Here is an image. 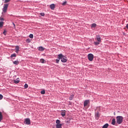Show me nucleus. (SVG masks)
<instances>
[{"label": "nucleus", "instance_id": "1", "mask_svg": "<svg viewBox=\"0 0 128 128\" xmlns=\"http://www.w3.org/2000/svg\"><path fill=\"white\" fill-rule=\"evenodd\" d=\"M58 58L59 60H61V62H68V59H66V57H65L62 55V54H60L58 55Z\"/></svg>", "mask_w": 128, "mask_h": 128}, {"label": "nucleus", "instance_id": "2", "mask_svg": "<svg viewBox=\"0 0 128 128\" xmlns=\"http://www.w3.org/2000/svg\"><path fill=\"white\" fill-rule=\"evenodd\" d=\"M122 122H124V117L122 116H117L116 117V122L118 124H122Z\"/></svg>", "mask_w": 128, "mask_h": 128}, {"label": "nucleus", "instance_id": "3", "mask_svg": "<svg viewBox=\"0 0 128 128\" xmlns=\"http://www.w3.org/2000/svg\"><path fill=\"white\" fill-rule=\"evenodd\" d=\"M56 128H62V124H60V120H56Z\"/></svg>", "mask_w": 128, "mask_h": 128}, {"label": "nucleus", "instance_id": "4", "mask_svg": "<svg viewBox=\"0 0 128 128\" xmlns=\"http://www.w3.org/2000/svg\"><path fill=\"white\" fill-rule=\"evenodd\" d=\"M88 60L90 62H92L94 60V54H89L88 56Z\"/></svg>", "mask_w": 128, "mask_h": 128}, {"label": "nucleus", "instance_id": "5", "mask_svg": "<svg viewBox=\"0 0 128 128\" xmlns=\"http://www.w3.org/2000/svg\"><path fill=\"white\" fill-rule=\"evenodd\" d=\"M8 8V4H4L2 10L3 12H6Z\"/></svg>", "mask_w": 128, "mask_h": 128}, {"label": "nucleus", "instance_id": "6", "mask_svg": "<svg viewBox=\"0 0 128 128\" xmlns=\"http://www.w3.org/2000/svg\"><path fill=\"white\" fill-rule=\"evenodd\" d=\"M25 124H30V120L28 118H26L24 121Z\"/></svg>", "mask_w": 128, "mask_h": 128}, {"label": "nucleus", "instance_id": "7", "mask_svg": "<svg viewBox=\"0 0 128 128\" xmlns=\"http://www.w3.org/2000/svg\"><path fill=\"white\" fill-rule=\"evenodd\" d=\"M96 38L97 42H102V40L100 39V35L96 36Z\"/></svg>", "mask_w": 128, "mask_h": 128}, {"label": "nucleus", "instance_id": "8", "mask_svg": "<svg viewBox=\"0 0 128 128\" xmlns=\"http://www.w3.org/2000/svg\"><path fill=\"white\" fill-rule=\"evenodd\" d=\"M90 104V100H86L84 102V106H86L88 104Z\"/></svg>", "mask_w": 128, "mask_h": 128}, {"label": "nucleus", "instance_id": "9", "mask_svg": "<svg viewBox=\"0 0 128 128\" xmlns=\"http://www.w3.org/2000/svg\"><path fill=\"white\" fill-rule=\"evenodd\" d=\"M95 117L96 120H98V118H100V114L98 113V112H96L95 113Z\"/></svg>", "mask_w": 128, "mask_h": 128}, {"label": "nucleus", "instance_id": "10", "mask_svg": "<svg viewBox=\"0 0 128 128\" xmlns=\"http://www.w3.org/2000/svg\"><path fill=\"white\" fill-rule=\"evenodd\" d=\"M18 52H20V46H16V54H18Z\"/></svg>", "mask_w": 128, "mask_h": 128}, {"label": "nucleus", "instance_id": "11", "mask_svg": "<svg viewBox=\"0 0 128 128\" xmlns=\"http://www.w3.org/2000/svg\"><path fill=\"white\" fill-rule=\"evenodd\" d=\"M116 118H113L112 120V124L113 126H116Z\"/></svg>", "mask_w": 128, "mask_h": 128}, {"label": "nucleus", "instance_id": "12", "mask_svg": "<svg viewBox=\"0 0 128 128\" xmlns=\"http://www.w3.org/2000/svg\"><path fill=\"white\" fill-rule=\"evenodd\" d=\"M50 8L51 10H54V8H56V5H54V4H50Z\"/></svg>", "mask_w": 128, "mask_h": 128}, {"label": "nucleus", "instance_id": "13", "mask_svg": "<svg viewBox=\"0 0 128 128\" xmlns=\"http://www.w3.org/2000/svg\"><path fill=\"white\" fill-rule=\"evenodd\" d=\"M61 116H66V110H63L62 111Z\"/></svg>", "mask_w": 128, "mask_h": 128}, {"label": "nucleus", "instance_id": "14", "mask_svg": "<svg viewBox=\"0 0 128 128\" xmlns=\"http://www.w3.org/2000/svg\"><path fill=\"white\" fill-rule=\"evenodd\" d=\"M13 64L16 66H18L20 64V62H18V60H15L13 62Z\"/></svg>", "mask_w": 128, "mask_h": 128}, {"label": "nucleus", "instance_id": "15", "mask_svg": "<svg viewBox=\"0 0 128 128\" xmlns=\"http://www.w3.org/2000/svg\"><path fill=\"white\" fill-rule=\"evenodd\" d=\"M38 50H40V52H44V48L40 46V47H39Z\"/></svg>", "mask_w": 128, "mask_h": 128}, {"label": "nucleus", "instance_id": "16", "mask_svg": "<svg viewBox=\"0 0 128 128\" xmlns=\"http://www.w3.org/2000/svg\"><path fill=\"white\" fill-rule=\"evenodd\" d=\"M96 24L94 23L91 25V28H96Z\"/></svg>", "mask_w": 128, "mask_h": 128}, {"label": "nucleus", "instance_id": "17", "mask_svg": "<svg viewBox=\"0 0 128 128\" xmlns=\"http://www.w3.org/2000/svg\"><path fill=\"white\" fill-rule=\"evenodd\" d=\"M108 128V124H105L102 128Z\"/></svg>", "mask_w": 128, "mask_h": 128}, {"label": "nucleus", "instance_id": "18", "mask_svg": "<svg viewBox=\"0 0 128 128\" xmlns=\"http://www.w3.org/2000/svg\"><path fill=\"white\" fill-rule=\"evenodd\" d=\"M2 114L0 112V122H2Z\"/></svg>", "mask_w": 128, "mask_h": 128}, {"label": "nucleus", "instance_id": "19", "mask_svg": "<svg viewBox=\"0 0 128 128\" xmlns=\"http://www.w3.org/2000/svg\"><path fill=\"white\" fill-rule=\"evenodd\" d=\"M72 98H74V95H70L69 98L70 100H72Z\"/></svg>", "mask_w": 128, "mask_h": 128}, {"label": "nucleus", "instance_id": "20", "mask_svg": "<svg viewBox=\"0 0 128 128\" xmlns=\"http://www.w3.org/2000/svg\"><path fill=\"white\" fill-rule=\"evenodd\" d=\"M16 54H12L10 56V58H16Z\"/></svg>", "mask_w": 128, "mask_h": 128}, {"label": "nucleus", "instance_id": "21", "mask_svg": "<svg viewBox=\"0 0 128 128\" xmlns=\"http://www.w3.org/2000/svg\"><path fill=\"white\" fill-rule=\"evenodd\" d=\"M4 26V22H0V28H2Z\"/></svg>", "mask_w": 128, "mask_h": 128}, {"label": "nucleus", "instance_id": "22", "mask_svg": "<svg viewBox=\"0 0 128 128\" xmlns=\"http://www.w3.org/2000/svg\"><path fill=\"white\" fill-rule=\"evenodd\" d=\"M40 62H42V64H44V58L40 59Z\"/></svg>", "mask_w": 128, "mask_h": 128}, {"label": "nucleus", "instance_id": "23", "mask_svg": "<svg viewBox=\"0 0 128 128\" xmlns=\"http://www.w3.org/2000/svg\"><path fill=\"white\" fill-rule=\"evenodd\" d=\"M40 94H46V90H42V91H41Z\"/></svg>", "mask_w": 128, "mask_h": 128}, {"label": "nucleus", "instance_id": "24", "mask_svg": "<svg viewBox=\"0 0 128 128\" xmlns=\"http://www.w3.org/2000/svg\"><path fill=\"white\" fill-rule=\"evenodd\" d=\"M99 44H100V42H94V44H95V46H98Z\"/></svg>", "mask_w": 128, "mask_h": 128}, {"label": "nucleus", "instance_id": "25", "mask_svg": "<svg viewBox=\"0 0 128 128\" xmlns=\"http://www.w3.org/2000/svg\"><path fill=\"white\" fill-rule=\"evenodd\" d=\"M29 38H34V34H30L29 36Z\"/></svg>", "mask_w": 128, "mask_h": 128}, {"label": "nucleus", "instance_id": "26", "mask_svg": "<svg viewBox=\"0 0 128 128\" xmlns=\"http://www.w3.org/2000/svg\"><path fill=\"white\" fill-rule=\"evenodd\" d=\"M24 88H28V84H24Z\"/></svg>", "mask_w": 128, "mask_h": 128}, {"label": "nucleus", "instance_id": "27", "mask_svg": "<svg viewBox=\"0 0 128 128\" xmlns=\"http://www.w3.org/2000/svg\"><path fill=\"white\" fill-rule=\"evenodd\" d=\"M11 0H5L4 4H7V2H10Z\"/></svg>", "mask_w": 128, "mask_h": 128}, {"label": "nucleus", "instance_id": "28", "mask_svg": "<svg viewBox=\"0 0 128 128\" xmlns=\"http://www.w3.org/2000/svg\"><path fill=\"white\" fill-rule=\"evenodd\" d=\"M14 84H18V82H20V80H14Z\"/></svg>", "mask_w": 128, "mask_h": 128}, {"label": "nucleus", "instance_id": "29", "mask_svg": "<svg viewBox=\"0 0 128 128\" xmlns=\"http://www.w3.org/2000/svg\"><path fill=\"white\" fill-rule=\"evenodd\" d=\"M66 1L62 3V6H66Z\"/></svg>", "mask_w": 128, "mask_h": 128}, {"label": "nucleus", "instance_id": "30", "mask_svg": "<svg viewBox=\"0 0 128 128\" xmlns=\"http://www.w3.org/2000/svg\"><path fill=\"white\" fill-rule=\"evenodd\" d=\"M60 58H58V59H57V60H56V64H58V62H60Z\"/></svg>", "mask_w": 128, "mask_h": 128}, {"label": "nucleus", "instance_id": "31", "mask_svg": "<svg viewBox=\"0 0 128 128\" xmlns=\"http://www.w3.org/2000/svg\"><path fill=\"white\" fill-rule=\"evenodd\" d=\"M3 98H4V96H2V95L0 94V100H2Z\"/></svg>", "mask_w": 128, "mask_h": 128}, {"label": "nucleus", "instance_id": "32", "mask_svg": "<svg viewBox=\"0 0 128 128\" xmlns=\"http://www.w3.org/2000/svg\"><path fill=\"white\" fill-rule=\"evenodd\" d=\"M3 34H4V35L6 36V30H4L3 32Z\"/></svg>", "mask_w": 128, "mask_h": 128}, {"label": "nucleus", "instance_id": "33", "mask_svg": "<svg viewBox=\"0 0 128 128\" xmlns=\"http://www.w3.org/2000/svg\"><path fill=\"white\" fill-rule=\"evenodd\" d=\"M40 16H44V13H40Z\"/></svg>", "mask_w": 128, "mask_h": 128}, {"label": "nucleus", "instance_id": "34", "mask_svg": "<svg viewBox=\"0 0 128 128\" xmlns=\"http://www.w3.org/2000/svg\"><path fill=\"white\" fill-rule=\"evenodd\" d=\"M0 20H4V18H2V17H0Z\"/></svg>", "mask_w": 128, "mask_h": 128}, {"label": "nucleus", "instance_id": "35", "mask_svg": "<svg viewBox=\"0 0 128 128\" xmlns=\"http://www.w3.org/2000/svg\"><path fill=\"white\" fill-rule=\"evenodd\" d=\"M26 42H30V38H28L26 40Z\"/></svg>", "mask_w": 128, "mask_h": 128}, {"label": "nucleus", "instance_id": "36", "mask_svg": "<svg viewBox=\"0 0 128 128\" xmlns=\"http://www.w3.org/2000/svg\"><path fill=\"white\" fill-rule=\"evenodd\" d=\"M12 24L14 26V28H16V24L14 22H12Z\"/></svg>", "mask_w": 128, "mask_h": 128}, {"label": "nucleus", "instance_id": "37", "mask_svg": "<svg viewBox=\"0 0 128 128\" xmlns=\"http://www.w3.org/2000/svg\"><path fill=\"white\" fill-rule=\"evenodd\" d=\"M126 28H128V24H126Z\"/></svg>", "mask_w": 128, "mask_h": 128}, {"label": "nucleus", "instance_id": "38", "mask_svg": "<svg viewBox=\"0 0 128 128\" xmlns=\"http://www.w3.org/2000/svg\"><path fill=\"white\" fill-rule=\"evenodd\" d=\"M114 116H116V112H114Z\"/></svg>", "mask_w": 128, "mask_h": 128}]
</instances>
